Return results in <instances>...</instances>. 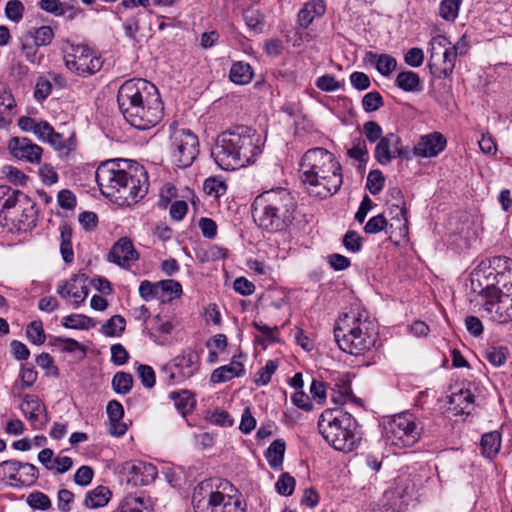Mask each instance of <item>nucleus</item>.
<instances>
[{
    "label": "nucleus",
    "mask_w": 512,
    "mask_h": 512,
    "mask_svg": "<svg viewBox=\"0 0 512 512\" xmlns=\"http://www.w3.org/2000/svg\"><path fill=\"white\" fill-rule=\"evenodd\" d=\"M95 178L104 196L128 206L142 199L149 186L144 167L125 159H112L101 163Z\"/></svg>",
    "instance_id": "f257e3e1"
},
{
    "label": "nucleus",
    "mask_w": 512,
    "mask_h": 512,
    "mask_svg": "<svg viewBox=\"0 0 512 512\" xmlns=\"http://www.w3.org/2000/svg\"><path fill=\"white\" fill-rule=\"evenodd\" d=\"M260 135L252 128L237 125L217 136L211 156L223 170H235L255 162L261 154Z\"/></svg>",
    "instance_id": "f03ea898"
},
{
    "label": "nucleus",
    "mask_w": 512,
    "mask_h": 512,
    "mask_svg": "<svg viewBox=\"0 0 512 512\" xmlns=\"http://www.w3.org/2000/svg\"><path fill=\"white\" fill-rule=\"evenodd\" d=\"M300 171L309 193L320 198L338 192L343 182L339 162L324 148L309 149L301 159Z\"/></svg>",
    "instance_id": "7ed1b4c3"
},
{
    "label": "nucleus",
    "mask_w": 512,
    "mask_h": 512,
    "mask_svg": "<svg viewBox=\"0 0 512 512\" xmlns=\"http://www.w3.org/2000/svg\"><path fill=\"white\" fill-rule=\"evenodd\" d=\"M297 203L291 193L277 188L259 194L252 203L255 223L271 233L286 231L295 219Z\"/></svg>",
    "instance_id": "20e7f679"
},
{
    "label": "nucleus",
    "mask_w": 512,
    "mask_h": 512,
    "mask_svg": "<svg viewBox=\"0 0 512 512\" xmlns=\"http://www.w3.org/2000/svg\"><path fill=\"white\" fill-rule=\"evenodd\" d=\"M373 322L366 311L350 309L343 314L334 327V337L338 347L351 355H361L375 344Z\"/></svg>",
    "instance_id": "39448f33"
},
{
    "label": "nucleus",
    "mask_w": 512,
    "mask_h": 512,
    "mask_svg": "<svg viewBox=\"0 0 512 512\" xmlns=\"http://www.w3.org/2000/svg\"><path fill=\"white\" fill-rule=\"evenodd\" d=\"M318 429L325 441L337 451L351 452L361 436L355 418L340 409H327L320 415Z\"/></svg>",
    "instance_id": "423d86ee"
},
{
    "label": "nucleus",
    "mask_w": 512,
    "mask_h": 512,
    "mask_svg": "<svg viewBox=\"0 0 512 512\" xmlns=\"http://www.w3.org/2000/svg\"><path fill=\"white\" fill-rule=\"evenodd\" d=\"M384 429L387 440L399 448L413 446L419 441L423 431L422 423L409 412L394 415Z\"/></svg>",
    "instance_id": "0eeeda50"
},
{
    "label": "nucleus",
    "mask_w": 512,
    "mask_h": 512,
    "mask_svg": "<svg viewBox=\"0 0 512 512\" xmlns=\"http://www.w3.org/2000/svg\"><path fill=\"white\" fill-rule=\"evenodd\" d=\"M192 503L195 512H245L239 500L213 491L208 482H201L195 487Z\"/></svg>",
    "instance_id": "6e6552de"
},
{
    "label": "nucleus",
    "mask_w": 512,
    "mask_h": 512,
    "mask_svg": "<svg viewBox=\"0 0 512 512\" xmlns=\"http://www.w3.org/2000/svg\"><path fill=\"white\" fill-rule=\"evenodd\" d=\"M484 289L507 287L512 284V259L506 256H494L488 259V266L483 261L473 273L472 285Z\"/></svg>",
    "instance_id": "1a4fd4ad"
},
{
    "label": "nucleus",
    "mask_w": 512,
    "mask_h": 512,
    "mask_svg": "<svg viewBox=\"0 0 512 512\" xmlns=\"http://www.w3.org/2000/svg\"><path fill=\"white\" fill-rule=\"evenodd\" d=\"M169 150L171 158L179 168H187L193 164L199 154L198 137L190 130L170 127Z\"/></svg>",
    "instance_id": "9d476101"
},
{
    "label": "nucleus",
    "mask_w": 512,
    "mask_h": 512,
    "mask_svg": "<svg viewBox=\"0 0 512 512\" xmlns=\"http://www.w3.org/2000/svg\"><path fill=\"white\" fill-rule=\"evenodd\" d=\"M150 93L159 94L156 86L145 79L133 78L125 81L117 94L118 107L124 119L130 117L134 109L142 104Z\"/></svg>",
    "instance_id": "9b49d317"
},
{
    "label": "nucleus",
    "mask_w": 512,
    "mask_h": 512,
    "mask_svg": "<svg viewBox=\"0 0 512 512\" xmlns=\"http://www.w3.org/2000/svg\"><path fill=\"white\" fill-rule=\"evenodd\" d=\"M480 293L487 299L482 310L493 322L505 324L512 321V284L492 289L481 288Z\"/></svg>",
    "instance_id": "f8f14e48"
},
{
    "label": "nucleus",
    "mask_w": 512,
    "mask_h": 512,
    "mask_svg": "<svg viewBox=\"0 0 512 512\" xmlns=\"http://www.w3.org/2000/svg\"><path fill=\"white\" fill-rule=\"evenodd\" d=\"M164 114V106L159 94H152L145 98L138 107L125 120L139 130H148L156 126Z\"/></svg>",
    "instance_id": "ddd939ff"
},
{
    "label": "nucleus",
    "mask_w": 512,
    "mask_h": 512,
    "mask_svg": "<svg viewBox=\"0 0 512 512\" xmlns=\"http://www.w3.org/2000/svg\"><path fill=\"white\" fill-rule=\"evenodd\" d=\"M102 60L86 45L72 46V53L65 56L66 67L79 76L95 74L102 68Z\"/></svg>",
    "instance_id": "4468645a"
},
{
    "label": "nucleus",
    "mask_w": 512,
    "mask_h": 512,
    "mask_svg": "<svg viewBox=\"0 0 512 512\" xmlns=\"http://www.w3.org/2000/svg\"><path fill=\"white\" fill-rule=\"evenodd\" d=\"M200 356L191 349L186 348L174 357L171 362L165 367L169 369V380L174 383H182L193 377L199 370Z\"/></svg>",
    "instance_id": "2eb2a0df"
},
{
    "label": "nucleus",
    "mask_w": 512,
    "mask_h": 512,
    "mask_svg": "<svg viewBox=\"0 0 512 512\" xmlns=\"http://www.w3.org/2000/svg\"><path fill=\"white\" fill-rule=\"evenodd\" d=\"M19 408L33 430L44 429L50 420L45 404L36 395H25Z\"/></svg>",
    "instance_id": "dca6fc26"
},
{
    "label": "nucleus",
    "mask_w": 512,
    "mask_h": 512,
    "mask_svg": "<svg viewBox=\"0 0 512 512\" xmlns=\"http://www.w3.org/2000/svg\"><path fill=\"white\" fill-rule=\"evenodd\" d=\"M127 482L133 486H146L157 477V468L152 463L143 461H128L122 466Z\"/></svg>",
    "instance_id": "f3484780"
},
{
    "label": "nucleus",
    "mask_w": 512,
    "mask_h": 512,
    "mask_svg": "<svg viewBox=\"0 0 512 512\" xmlns=\"http://www.w3.org/2000/svg\"><path fill=\"white\" fill-rule=\"evenodd\" d=\"M8 149L12 156L32 164L41 161L42 148L26 137H13L8 142Z\"/></svg>",
    "instance_id": "a211bd4d"
},
{
    "label": "nucleus",
    "mask_w": 512,
    "mask_h": 512,
    "mask_svg": "<svg viewBox=\"0 0 512 512\" xmlns=\"http://www.w3.org/2000/svg\"><path fill=\"white\" fill-rule=\"evenodd\" d=\"M458 53L460 55L465 53V51L460 49L459 42L452 47L445 48L441 55L442 63L440 65L437 63L439 58L429 60L428 68L432 76L438 79L449 77L455 68Z\"/></svg>",
    "instance_id": "6ab92c4d"
},
{
    "label": "nucleus",
    "mask_w": 512,
    "mask_h": 512,
    "mask_svg": "<svg viewBox=\"0 0 512 512\" xmlns=\"http://www.w3.org/2000/svg\"><path fill=\"white\" fill-rule=\"evenodd\" d=\"M446 139L439 132H433L422 136L413 148L418 157L431 158L437 156L446 147Z\"/></svg>",
    "instance_id": "aec40b11"
},
{
    "label": "nucleus",
    "mask_w": 512,
    "mask_h": 512,
    "mask_svg": "<svg viewBox=\"0 0 512 512\" xmlns=\"http://www.w3.org/2000/svg\"><path fill=\"white\" fill-rule=\"evenodd\" d=\"M138 257V252L135 250L132 241L127 237H122L112 246L108 254V261L120 267H128Z\"/></svg>",
    "instance_id": "412c9836"
},
{
    "label": "nucleus",
    "mask_w": 512,
    "mask_h": 512,
    "mask_svg": "<svg viewBox=\"0 0 512 512\" xmlns=\"http://www.w3.org/2000/svg\"><path fill=\"white\" fill-rule=\"evenodd\" d=\"M400 143L401 140L396 134H386L378 141L375 147V159L381 165L389 164L392 159L398 157L399 152H397V147L400 145Z\"/></svg>",
    "instance_id": "4be33fe9"
},
{
    "label": "nucleus",
    "mask_w": 512,
    "mask_h": 512,
    "mask_svg": "<svg viewBox=\"0 0 512 512\" xmlns=\"http://www.w3.org/2000/svg\"><path fill=\"white\" fill-rule=\"evenodd\" d=\"M106 411L110 420V427L108 429L109 434L116 437L123 436L128 427L125 423L121 422V419L124 416V408L122 404L116 400H111L107 405Z\"/></svg>",
    "instance_id": "5701e85b"
},
{
    "label": "nucleus",
    "mask_w": 512,
    "mask_h": 512,
    "mask_svg": "<svg viewBox=\"0 0 512 512\" xmlns=\"http://www.w3.org/2000/svg\"><path fill=\"white\" fill-rule=\"evenodd\" d=\"M473 402V394L469 390H461L450 396L449 410H451L455 416L470 415L473 408Z\"/></svg>",
    "instance_id": "b1692460"
},
{
    "label": "nucleus",
    "mask_w": 512,
    "mask_h": 512,
    "mask_svg": "<svg viewBox=\"0 0 512 512\" xmlns=\"http://www.w3.org/2000/svg\"><path fill=\"white\" fill-rule=\"evenodd\" d=\"M244 374V365L239 361L232 360L229 364L215 369L211 374L210 381L214 384L223 383Z\"/></svg>",
    "instance_id": "393cba45"
},
{
    "label": "nucleus",
    "mask_w": 512,
    "mask_h": 512,
    "mask_svg": "<svg viewBox=\"0 0 512 512\" xmlns=\"http://www.w3.org/2000/svg\"><path fill=\"white\" fill-rule=\"evenodd\" d=\"M365 61L373 65L377 71L383 76H389L397 66V61L389 54H377L368 51L365 54Z\"/></svg>",
    "instance_id": "a878e982"
},
{
    "label": "nucleus",
    "mask_w": 512,
    "mask_h": 512,
    "mask_svg": "<svg viewBox=\"0 0 512 512\" xmlns=\"http://www.w3.org/2000/svg\"><path fill=\"white\" fill-rule=\"evenodd\" d=\"M111 498V491L108 487L97 486L88 491L85 495L84 505L88 509H97L107 505Z\"/></svg>",
    "instance_id": "bb28decb"
},
{
    "label": "nucleus",
    "mask_w": 512,
    "mask_h": 512,
    "mask_svg": "<svg viewBox=\"0 0 512 512\" xmlns=\"http://www.w3.org/2000/svg\"><path fill=\"white\" fill-rule=\"evenodd\" d=\"M27 194L20 190H14L8 186H0V205L3 210H10L15 208L17 205L22 204Z\"/></svg>",
    "instance_id": "cd10ccee"
},
{
    "label": "nucleus",
    "mask_w": 512,
    "mask_h": 512,
    "mask_svg": "<svg viewBox=\"0 0 512 512\" xmlns=\"http://www.w3.org/2000/svg\"><path fill=\"white\" fill-rule=\"evenodd\" d=\"M87 282L88 276L86 274H75L69 280V284L72 287V298L75 300L74 304L76 307L84 302L89 294Z\"/></svg>",
    "instance_id": "c85d7f7f"
},
{
    "label": "nucleus",
    "mask_w": 512,
    "mask_h": 512,
    "mask_svg": "<svg viewBox=\"0 0 512 512\" xmlns=\"http://www.w3.org/2000/svg\"><path fill=\"white\" fill-rule=\"evenodd\" d=\"M395 84L405 92H420L422 90L421 79L413 71L400 72L395 79Z\"/></svg>",
    "instance_id": "c756f323"
},
{
    "label": "nucleus",
    "mask_w": 512,
    "mask_h": 512,
    "mask_svg": "<svg viewBox=\"0 0 512 512\" xmlns=\"http://www.w3.org/2000/svg\"><path fill=\"white\" fill-rule=\"evenodd\" d=\"M230 80L236 84L245 85L251 82L253 70L250 64L238 61L232 64L229 72Z\"/></svg>",
    "instance_id": "7c9ffc66"
},
{
    "label": "nucleus",
    "mask_w": 512,
    "mask_h": 512,
    "mask_svg": "<svg viewBox=\"0 0 512 512\" xmlns=\"http://www.w3.org/2000/svg\"><path fill=\"white\" fill-rule=\"evenodd\" d=\"M481 449L482 454L492 459L494 456H496L500 450L501 447V434L498 431H491L488 433H485L481 438Z\"/></svg>",
    "instance_id": "2f4dec72"
},
{
    "label": "nucleus",
    "mask_w": 512,
    "mask_h": 512,
    "mask_svg": "<svg viewBox=\"0 0 512 512\" xmlns=\"http://www.w3.org/2000/svg\"><path fill=\"white\" fill-rule=\"evenodd\" d=\"M285 448V442L282 439H276L265 452V458L273 469H280L282 467Z\"/></svg>",
    "instance_id": "473e14b6"
},
{
    "label": "nucleus",
    "mask_w": 512,
    "mask_h": 512,
    "mask_svg": "<svg viewBox=\"0 0 512 512\" xmlns=\"http://www.w3.org/2000/svg\"><path fill=\"white\" fill-rule=\"evenodd\" d=\"M39 7L55 16H66L69 20H72L76 15L73 7L62 3L60 0H41Z\"/></svg>",
    "instance_id": "72a5a7b5"
},
{
    "label": "nucleus",
    "mask_w": 512,
    "mask_h": 512,
    "mask_svg": "<svg viewBox=\"0 0 512 512\" xmlns=\"http://www.w3.org/2000/svg\"><path fill=\"white\" fill-rule=\"evenodd\" d=\"M22 213L19 218V223L24 230L31 229L36 226L37 222V209L36 203L28 196L26 200L20 204Z\"/></svg>",
    "instance_id": "f704fd0d"
},
{
    "label": "nucleus",
    "mask_w": 512,
    "mask_h": 512,
    "mask_svg": "<svg viewBox=\"0 0 512 512\" xmlns=\"http://www.w3.org/2000/svg\"><path fill=\"white\" fill-rule=\"evenodd\" d=\"M39 477L38 468L30 463L21 462V467L18 475V482H12L14 487L32 486L36 483Z\"/></svg>",
    "instance_id": "c9c22d12"
},
{
    "label": "nucleus",
    "mask_w": 512,
    "mask_h": 512,
    "mask_svg": "<svg viewBox=\"0 0 512 512\" xmlns=\"http://www.w3.org/2000/svg\"><path fill=\"white\" fill-rule=\"evenodd\" d=\"M387 203L390 205L391 213L394 214L395 218L402 217L404 222H407L405 201L399 188L394 187L389 190Z\"/></svg>",
    "instance_id": "e433bc0d"
},
{
    "label": "nucleus",
    "mask_w": 512,
    "mask_h": 512,
    "mask_svg": "<svg viewBox=\"0 0 512 512\" xmlns=\"http://www.w3.org/2000/svg\"><path fill=\"white\" fill-rule=\"evenodd\" d=\"M182 285L180 282L167 279L159 281V298L163 301H171L182 295Z\"/></svg>",
    "instance_id": "4c0bfd02"
},
{
    "label": "nucleus",
    "mask_w": 512,
    "mask_h": 512,
    "mask_svg": "<svg viewBox=\"0 0 512 512\" xmlns=\"http://www.w3.org/2000/svg\"><path fill=\"white\" fill-rule=\"evenodd\" d=\"M19 41L21 51L26 60L32 64H38L41 60V57L38 56L39 46L33 41L32 35L25 33L20 37Z\"/></svg>",
    "instance_id": "58836bf2"
},
{
    "label": "nucleus",
    "mask_w": 512,
    "mask_h": 512,
    "mask_svg": "<svg viewBox=\"0 0 512 512\" xmlns=\"http://www.w3.org/2000/svg\"><path fill=\"white\" fill-rule=\"evenodd\" d=\"M61 245L60 252L65 263H72L74 260V252L72 248V229L68 225L60 227Z\"/></svg>",
    "instance_id": "ea45409f"
},
{
    "label": "nucleus",
    "mask_w": 512,
    "mask_h": 512,
    "mask_svg": "<svg viewBox=\"0 0 512 512\" xmlns=\"http://www.w3.org/2000/svg\"><path fill=\"white\" fill-rule=\"evenodd\" d=\"M171 398L174 400L177 410L185 416L190 413L195 406V399L191 392L183 390L181 392H172Z\"/></svg>",
    "instance_id": "a19ab883"
},
{
    "label": "nucleus",
    "mask_w": 512,
    "mask_h": 512,
    "mask_svg": "<svg viewBox=\"0 0 512 512\" xmlns=\"http://www.w3.org/2000/svg\"><path fill=\"white\" fill-rule=\"evenodd\" d=\"M62 325L70 329L88 330L95 326L92 318L82 314H71L62 318Z\"/></svg>",
    "instance_id": "79ce46f5"
},
{
    "label": "nucleus",
    "mask_w": 512,
    "mask_h": 512,
    "mask_svg": "<svg viewBox=\"0 0 512 512\" xmlns=\"http://www.w3.org/2000/svg\"><path fill=\"white\" fill-rule=\"evenodd\" d=\"M126 321L121 315H114L101 327V333L107 337L121 334L125 330Z\"/></svg>",
    "instance_id": "37998d69"
},
{
    "label": "nucleus",
    "mask_w": 512,
    "mask_h": 512,
    "mask_svg": "<svg viewBox=\"0 0 512 512\" xmlns=\"http://www.w3.org/2000/svg\"><path fill=\"white\" fill-rule=\"evenodd\" d=\"M133 386V377L127 372H117L112 379L113 390L117 394H127L131 391Z\"/></svg>",
    "instance_id": "c03bdc74"
},
{
    "label": "nucleus",
    "mask_w": 512,
    "mask_h": 512,
    "mask_svg": "<svg viewBox=\"0 0 512 512\" xmlns=\"http://www.w3.org/2000/svg\"><path fill=\"white\" fill-rule=\"evenodd\" d=\"M21 462L17 460H6L0 463V477L7 479L12 486V482H18Z\"/></svg>",
    "instance_id": "a18cd8bd"
},
{
    "label": "nucleus",
    "mask_w": 512,
    "mask_h": 512,
    "mask_svg": "<svg viewBox=\"0 0 512 512\" xmlns=\"http://www.w3.org/2000/svg\"><path fill=\"white\" fill-rule=\"evenodd\" d=\"M26 33L32 35L33 41H35L36 45L39 47L49 45L54 38V32L52 28L46 25L38 28H32Z\"/></svg>",
    "instance_id": "49530a36"
},
{
    "label": "nucleus",
    "mask_w": 512,
    "mask_h": 512,
    "mask_svg": "<svg viewBox=\"0 0 512 512\" xmlns=\"http://www.w3.org/2000/svg\"><path fill=\"white\" fill-rule=\"evenodd\" d=\"M508 356V350L504 346H490L485 351L486 360L495 367L502 366Z\"/></svg>",
    "instance_id": "de8ad7c7"
},
{
    "label": "nucleus",
    "mask_w": 512,
    "mask_h": 512,
    "mask_svg": "<svg viewBox=\"0 0 512 512\" xmlns=\"http://www.w3.org/2000/svg\"><path fill=\"white\" fill-rule=\"evenodd\" d=\"M27 504L35 510L46 511L51 508L50 498L43 492L34 491L27 496Z\"/></svg>",
    "instance_id": "09e8293b"
},
{
    "label": "nucleus",
    "mask_w": 512,
    "mask_h": 512,
    "mask_svg": "<svg viewBox=\"0 0 512 512\" xmlns=\"http://www.w3.org/2000/svg\"><path fill=\"white\" fill-rule=\"evenodd\" d=\"M25 11L23 3L19 0H10L5 6V16L14 23H19Z\"/></svg>",
    "instance_id": "8fccbe9b"
},
{
    "label": "nucleus",
    "mask_w": 512,
    "mask_h": 512,
    "mask_svg": "<svg viewBox=\"0 0 512 512\" xmlns=\"http://www.w3.org/2000/svg\"><path fill=\"white\" fill-rule=\"evenodd\" d=\"M385 178L380 170L369 172L366 181V188L372 195H377L384 187Z\"/></svg>",
    "instance_id": "3c124183"
},
{
    "label": "nucleus",
    "mask_w": 512,
    "mask_h": 512,
    "mask_svg": "<svg viewBox=\"0 0 512 512\" xmlns=\"http://www.w3.org/2000/svg\"><path fill=\"white\" fill-rule=\"evenodd\" d=\"M26 335L29 341L35 345H41L45 342V333L40 321L31 322L26 329Z\"/></svg>",
    "instance_id": "603ef678"
},
{
    "label": "nucleus",
    "mask_w": 512,
    "mask_h": 512,
    "mask_svg": "<svg viewBox=\"0 0 512 512\" xmlns=\"http://www.w3.org/2000/svg\"><path fill=\"white\" fill-rule=\"evenodd\" d=\"M384 105L381 94L377 91H372L364 95L362 98V107L365 112H374Z\"/></svg>",
    "instance_id": "864d4df0"
},
{
    "label": "nucleus",
    "mask_w": 512,
    "mask_h": 512,
    "mask_svg": "<svg viewBox=\"0 0 512 512\" xmlns=\"http://www.w3.org/2000/svg\"><path fill=\"white\" fill-rule=\"evenodd\" d=\"M461 0H443L440 4V15L447 21H453L458 16Z\"/></svg>",
    "instance_id": "5fc2aeb1"
},
{
    "label": "nucleus",
    "mask_w": 512,
    "mask_h": 512,
    "mask_svg": "<svg viewBox=\"0 0 512 512\" xmlns=\"http://www.w3.org/2000/svg\"><path fill=\"white\" fill-rule=\"evenodd\" d=\"M277 368V361H267L265 366L257 372L255 383L257 385H267L270 382L272 375L276 372Z\"/></svg>",
    "instance_id": "6e6d98bb"
},
{
    "label": "nucleus",
    "mask_w": 512,
    "mask_h": 512,
    "mask_svg": "<svg viewBox=\"0 0 512 512\" xmlns=\"http://www.w3.org/2000/svg\"><path fill=\"white\" fill-rule=\"evenodd\" d=\"M450 41L443 35L434 36L429 43L430 59L433 60L439 58L445 48H449Z\"/></svg>",
    "instance_id": "4d7b16f0"
},
{
    "label": "nucleus",
    "mask_w": 512,
    "mask_h": 512,
    "mask_svg": "<svg viewBox=\"0 0 512 512\" xmlns=\"http://www.w3.org/2000/svg\"><path fill=\"white\" fill-rule=\"evenodd\" d=\"M139 295L145 301L159 298V282L153 283L149 280L142 281L139 285Z\"/></svg>",
    "instance_id": "13d9d810"
},
{
    "label": "nucleus",
    "mask_w": 512,
    "mask_h": 512,
    "mask_svg": "<svg viewBox=\"0 0 512 512\" xmlns=\"http://www.w3.org/2000/svg\"><path fill=\"white\" fill-rule=\"evenodd\" d=\"M276 490L280 495L289 496L295 488V479L288 473H283L276 482Z\"/></svg>",
    "instance_id": "bf43d9fd"
},
{
    "label": "nucleus",
    "mask_w": 512,
    "mask_h": 512,
    "mask_svg": "<svg viewBox=\"0 0 512 512\" xmlns=\"http://www.w3.org/2000/svg\"><path fill=\"white\" fill-rule=\"evenodd\" d=\"M243 19L249 29L257 32L262 31L263 19L257 10H245L243 13Z\"/></svg>",
    "instance_id": "052dcab7"
},
{
    "label": "nucleus",
    "mask_w": 512,
    "mask_h": 512,
    "mask_svg": "<svg viewBox=\"0 0 512 512\" xmlns=\"http://www.w3.org/2000/svg\"><path fill=\"white\" fill-rule=\"evenodd\" d=\"M342 243L344 247L353 253L359 252L362 247V238L354 230H349L343 237Z\"/></svg>",
    "instance_id": "680f3d73"
},
{
    "label": "nucleus",
    "mask_w": 512,
    "mask_h": 512,
    "mask_svg": "<svg viewBox=\"0 0 512 512\" xmlns=\"http://www.w3.org/2000/svg\"><path fill=\"white\" fill-rule=\"evenodd\" d=\"M388 222L383 214L370 218L364 226V232L367 234H376L384 230Z\"/></svg>",
    "instance_id": "e2e57ef3"
},
{
    "label": "nucleus",
    "mask_w": 512,
    "mask_h": 512,
    "mask_svg": "<svg viewBox=\"0 0 512 512\" xmlns=\"http://www.w3.org/2000/svg\"><path fill=\"white\" fill-rule=\"evenodd\" d=\"M74 501V494L68 489H60L57 493V507L61 512H70L72 503Z\"/></svg>",
    "instance_id": "0e129e2a"
},
{
    "label": "nucleus",
    "mask_w": 512,
    "mask_h": 512,
    "mask_svg": "<svg viewBox=\"0 0 512 512\" xmlns=\"http://www.w3.org/2000/svg\"><path fill=\"white\" fill-rule=\"evenodd\" d=\"M315 85L318 89L325 92H334L341 88V84L330 74L319 77Z\"/></svg>",
    "instance_id": "69168bd1"
},
{
    "label": "nucleus",
    "mask_w": 512,
    "mask_h": 512,
    "mask_svg": "<svg viewBox=\"0 0 512 512\" xmlns=\"http://www.w3.org/2000/svg\"><path fill=\"white\" fill-rule=\"evenodd\" d=\"M137 373L141 380V383L146 388H152L155 386L156 377H155V372L151 366L144 365V364L139 365V367L137 368Z\"/></svg>",
    "instance_id": "338daca9"
},
{
    "label": "nucleus",
    "mask_w": 512,
    "mask_h": 512,
    "mask_svg": "<svg viewBox=\"0 0 512 512\" xmlns=\"http://www.w3.org/2000/svg\"><path fill=\"white\" fill-rule=\"evenodd\" d=\"M73 466V460L68 456H56L54 457L48 470L56 473L63 474L69 471Z\"/></svg>",
    "instance_id": "774afa93"
}]
</instances>
